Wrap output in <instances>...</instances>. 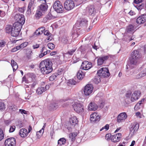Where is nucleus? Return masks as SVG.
Segmentation results:
<instances>
[{"label":"nucleus","instance_id":"f3484780","mask_svg":"<svg viewBox=\"0 0 146 146\" xmlns=\"http://www.w3.org/2000/svg\"><path fill=\"white\" fill-rule=\"evenodd\" d=\"M109 58L108 56H104L98 58L97 59V64L98 66L102 65L105 61L107 60Z\"/></svg>","mask_w":146,"mask_h":146},{"label":"nucleus","instance_id":"c85d7f7f","mask_svg":"<svg viewBox=\"0 0 146 146\" xmlns=\"http://www.w3.org/2000/svg\"><path fill=\"white\" fill-rule=\"evenodd\" d=\"M44 33V35L47 36H48L47 38L48 40L50 41L52 40V37L51 36V34L49 32L48 30H46L45 31Z\"/></svg>","mask_w":146,"mask_h":146},{"label":"nucleus","instance_id":"a878e982","mask_svg":"<svg viewBox=\"0 0 146 146\" xmlns=\"http://www.w3.org/2000/svg\"><path fill=\"white\" fill-rule=\"evenodd\" d=\"M85 75V73L82 71V70H79L77 73V77L79 80H82Z\"/></svg>","mask_w":146,"mask_h":146},{"label":"nucleus","instance_id":"9d476101","mask_svg":"<svg viewBox=\"0 0 146 146\" xmlns=\"http://www.w3.org/2000/svg\"><path fill=\"white\" fill-rule=\"evenodd\" d=\"M139 124L137 122H135L131 124L130 130L131 134L133 135L136 133L139 128Z\"/></svg>","mask_w":146,"mask_h":146},{"label":"nucleus","instance_id":"4c0bfd02","mask_svg":"<svg viewBox=\"0 0 146 146\" xmlns=\"http://www.w3.org/2000/svg\"><path fill=\"white\" fill-rule=\"evenodd\" d=\"M42 15V13L40 10H37L36 11L35 16L36 18L38 19Z\"/></svg>","mask_w":146,"mask_h":146},{"label":"nucleus","instance_id":"6e6552de","mask_svg":"<svg viewBox=\"0 0 146 146\" xmlns=\"http://www.w3.org/2000/svg\"><path fill=\"white\" fill-rule=\"evenodd\" d=\"M75 6L74 2L72 0H66L64 3V8L68 11H70L73 9Z\"/></svg>","mask_w":146,"mask_h":146},{"label":"nucleus","instance_id":"7c9ffc66","mask_svg":"<svg viewBox=\"0 0 146 146\" xmlns=\"http://www.w3.org/2000/svg\"><path fill=\"white\" fill-rule=\"evenodd\" d=\"M11 64L13 68V71H15L18 68V66L17 63L13 60H11Z\"/></svg>","mask_w":146,"mask_h":146},{"label":"nucleus","instance_id":"20e7f679","mask_svg":"<svg viewBox=\"0 0 146 146\" xmlns=\"http://www.w3.org/2000/svg\"><path fill=\"white\" fill-rule=\"evenodd\" d=\"M74 110L77 113H82L84 111L83 104L79 102H75L72 105Z\"/></svg>","mask_w":146,"mask_h":146},{"label":"nucleus","instance_id":"dca6fc26","mask_svg":"<svg viewBox=\"0 0 146 146\" xmlns=\"http://www.w3.org/2000/svg\"><path fill=\"white\" fill-rule=\"evenodd\" d=\"M92 66V64L87 61H84L82 62L81 67L83 70H87L89 69Z\"/></svg>","mask_w":146,"mask_h":146},{"label":"nucleus","instance_id":"72a5a7b5","mask_svg":"<svg viewBox=\"0 0 146 146\" xmlns=\"http://www.w3.org/2000/svg\"><path fill=\"white\" fill-rule=\"evenodd\" d=\"M66 140L64 138H62L60 139L58 142V145L60 146L64 145L66 142Z\"/></svg>","mask_w":146,"mask_h":146},{"label":"nucleus","instance_id":"39448f33","mask_svg":"<svg viewBox=\"0 0 146 146\" xmlns=\"http://www.w3.org/2000/svg\"><path fill=\"white\" fill-rule=\"evenodd\" d=\"M53 7L57 13H62L64 10L63 6L59 1H57L54 3Z\"/></svg>","mask_w":146,"mask_h":146},{"label":"nucleus","instance_id":"864d4df0","mask_svg":"<svg viewBox=\"0 0 146 146\" xmlns=\"http://www.w3.org/2000/svg\"><path fill=\"white\" fill-rule=\"evenodd\" d=\"M62 41L64 43H68V38L67 37H64L62 39Z\"/></svg>","mask_w":146,"mask_h":146},{"label":"nucleus","instance_id":"09e8293b","mask_svg":"<svg viewBox=\"0 0 146 146\" xmlns=\"http://www.w3.org/2000/svg\"><path fill=\"white\" fill-rule=\"evenodd\" d=\"M46 18L48 20H50L53 18V17L50 13H48L46 16Z\"/></svg>","mask_w":146,"mask_h":146},{"label":"nucleus","instance_id":"2f4dec72","mask_svg":"<svg viewBox=\"0 0 146 146\" xmlns=\"http://www.w3.org/2000/svg\"><path fill=\"white\" fill-rule=\"evenodd\" d=\"M88 21L85 19H82L79 22V25L81 26H86L87 25Z\"/></svg>","mask_w":146,"mask_h":146},{"label":"nucleus","instance_id":"7ed1b4c3","mask_svg":"<svg viewBox=\"0 0 146 146\" xmlns=\"http://www.w3.org/2000/svg\"><path fill=\"white\" fill-rule=\"evenodd\" d=\"M141 55L139 53L138 50H134L131 53V58L130 60L131 64L136 65L137 63L138 60L141 58Z\"/></svg>","mask_w":146,"mask_h":146},{"label":"nucleus","instance_id":"49530a36","mask_svg":"<svg viewBox=\"0 0 146 146\" xmlns=\"http://www.w3.org/2000/svg\"><path fill=\"white\" fill-rule=\"evenodd\" d=\"M16 127L15 126H11L10 127L9 132L10 133L13 132L15 130Z\"/></svg>","mask_w":146,"mask_h":146},{"label":"nucleus","instance_id":"338daca9","mask_svg":"<svg viewBox=\"0 0 146 146\" xmlns=\"http://www.w3.org/2000/svg\"><path fill=\"white\" fill-rule=\"evenodd\" d=\"M131 94L130 93H127L126 94V97L127 98H130L131 97Z\"/></svg>","mask_w":146,"mask_h":146},{"label":"nucleus","instance_id":"a211bd4d","mask_svg":"<svg viewBox=\"0 0 146 146\" xmlns=\"http://www.w3.org/2000/svg\"><path fill=\"white\" fill-rule=\"evenodd\" d=\"M146 75V68L143 69L138 74L136 75L135 78L138 79L142 78Z\"/></svg>","mask_w":146,"mask_h":146},{"label":"nucleus","instance_id":"412c9836","mask_svg":"<svg viewBox=\"0 0 146 146\" xmlns=\"http://www.w3.org/2000/svg\"><path fill=\"white\" fill-rule=\"evenodd\" d=\"M98 108V106L94 102H91L88 106V109L90 111H95Z\"/></svg>","mask_w":146,"mask_h":146},{"label":"nucleus","instance_id":"1a4fd4ad","mask_svg":"<svg viewBox=\"0 0 146 146\" xmlns=\"http://www.w3.org/2000/svg\"><path fill=\"white\" fill-rule=\"evenodd\" d=\"M93 90V86L92 84H87L84 89V94L86 96L89 95L92 92Z\"/></svg>","mask_w":146,"mask_h":146},{"label":"nucleus","instance_id":"c03bdc74","mask_svg":"<svg viewBox=\"0 0 146 146\" xmlns=\"http://www.w3.org/2000/svg\"><path fill=\"white\" fill-rule=\"evenodd\" d=\"M144 99H143L141 101H139L138 103L135 106V108H136V107L140 108L139 107L142 104V102H144Z\"/></svg>","mask_w":146,"mask_h":146},{"label":"nucleus","instance_id":"e2e57ef3","mask_svg":"<svg viewBox=\"0 0 146 146\" xmlns=\"http://www.w3.org/2000/svg\"><path fill=\"white\" fill-rule=\"evenodd\" d=\"M143 0H134V3L136 4H138L142 2Z\"/></svg>","mask_w":146,"mask_h":146},{"label":"nucleus","instance_id":"c9c22d12","mask_svg":"<svg viewBox=\"0 0 146 146\" xmlns=\"http://www.w3.org/2000/svg\"><path fill=\"white\" fill-rule=\"evenodd\" d=\"M28 44V43L27 42H25L20 45L18 46L19 48V49H22L26 47Z\"/></svg>","mask_w":146,"mask_h":146},{"label":"nucleus","instance_id":"423d86ee","mask_svg":"<svg viewBox=\"0 0 146 146\" xmlns=\"http://www.w3.org/2000/svg\"><path fill=\"white\" fill-rule=\"evenodd\" d=\"M97 74L101 77H108L110 76V73L107 68H102L98 70Z\"/></svg>","mask_w":146,"mask_h":146},{"label":"nucleus","instance_id":"5701e85b","mask_svg":"<svg viewBox=\"0 0 146 146\" xmlns=\"http://www.w3.org/2000/svg\"><path fill=\"white\" fill-rule=\"evenodd\" d=\"M19 134L22 137H25L28 135V133L26 129L22 128L20 130Z\"/></svg>","mask_w":146,"mask_h":146},{"label":"nucleus","instance_id":"f03ea898","mask_svg":"<svg viewBox=\"0 0 146 146\" xmlns=\"http://www.w3.org/2000/svg\"><path fill=\"white\" fill-rule=\"evenodd\" d=\"M40 68L43 74H48L52 70V63L49 59H46L41 62L40 64Z\"/></svg>","mask_w":146,"mask_h":146},{"label":"nucleus","instance_id":"4d7b16f0","mask_svg":"<svg viewBox=\"0 0 146 146\" xmlns=\"http://www.w3.org/2000/svg\"><path fill=\"white\" fill-rule=\"evenodd\" d=\"M75 50L72 49L70 50L68 52V53L70 56L72 55L75 52Z\"/></svg>","mask_w":146,"mask_h":146},{"label":"nucleus","instance_id":"2eb2a0df","mask_svg":"<svg viewBox=\"0 0 146 146\" xmlns=\"http://www.w3.org/2000/svg\"><path fill=\"white\" fill-rule=\"evenodd\" d=\"M136 26L133 25L131 24L127 27L125 32V34L130 33L132 34L135 31Z\"/></svg>","mask_w":146,"mask_h":146},{"label":"nucleus","instance_id":"e433bc0d","mask_svg":"<svg viewBox=\"0 0 146 146\" xmlns=\"http://www.w3.org/2000/svg\"><path fill=\"white\" fill-rule=\"evenodd\" d=\"M34 75L32 73H30L28 74V76H29V77L28 78V80L27 81H25L26 82L28 83L30 82L33 79L32 77H33V78L34 77Z\"/></svg>","mask_w":146,"mask_h":146},{"label":"nucleus","instance_id":"0eeeda50","mask_svg":"<svg viewBox=\"0 0 146 146\" xmlns=\"http://www.w3.org/2000/svg\"><path fill=\"white\" fill-rule=\"evenodd\" d=\"M14 19L17 21V22L15 23H18L20 25H21V26L24 24L25 22V19L24 15L21 14L17 13L15 15L14 17Z\"/></svg>","mask_w":146,"mask_h":146},{"label":"nucleus","instance_id":"3c124183","mask_svg":"<svg viewBox=\"0 0 146 146\" xmlns=\"http://www.w3.org/2000/svg\"><path fill=\"white\" fill-rule=\"evenodd\" d=\"M111 134L110 133H108L106 134L105 136V139L106 140H109L111 139Z\"/></svg>","mask_w":146,"mask_h":146},{"label":"nucleus","instance_id":"ddd939ff","mask_svg":"<svg viewBox=\"0 0 146 146\" xmlns=\"http://www.w3.org/2000/svg\"><path fill=\"white\" fill-rule=\"evenodd\" d=\"M141 93L139 90H136L134 92L132 95L131 98V100L132 102H134L137 100L139 98Z\"/></svg>","mask_w":146,"mask_h":146},{"label":"nucleus","instance_id":"a18cd8bd","mask_svg":"<svg viewBox=\"0 0 146 146\" xmlns=\"http://www.w3.org/2000/svg\"><path fill=\"white\" fill-rule=\"evenodd\" d=\"M4 134L3 130L0 129V141L1 140L4 138Z\"/></svg>","mask_w":146,"mask_h":146},{"label":"nucleus","instance_id":"6ab92c4d","mask_svg":"<svg viewBox=\"0 0 146 146\" xmlns=\"http://www.w3.org/2000/svg\"><path fill=\"white\" fill-rule=\"evenodd\" d=\"M100 118V116L97 113H94L91 115L90 119L91 121L96 122L99 121Z\"/></svg>","mask_w":146,"mask_h":146},{"label":"nucleus","instance_id":"4be33fe9","mask_svg":"<svg viewBox=\"0 0 146 146\" xmlns=\"http://www.w3.org/2000/svg\"><path fill=\"white\" fill-rule=\"evenodd\" d=\"M40 53L39 54L38 57L41 58L47 54V50L44 46H43L40 51Z\"/></svg>","mask_w":146,"mask_h":146},{"label":"nucleus","instance_id":"052dcab7","mask_svg":"<svg viewBox=\"0 0 146 146\" xmlns=\"http://www.w3.org/2000/svg\"><path fill=\"white\" fill-rule=\"evenodd\" d=\"M136 116L139 118H141V115L139 112H137L135 113Z\"/></svg>","mask_w":146,"mask_h":146},{"label":"nucleus","instance_id":"4468645a","mask_svg":"<svg viewBox=\"0 0 146 146\" xmlns=\"http://www.w3.org/2000/svg\"><path fill=\"white\" fill-rule=\"evenodd\" d=\"M121 134L118 133L116 134L112 135L111 137V141L114 142L119 141L121 138Z\"/></svg>","mask_w":146,"mask_h":146},{"label":"nucleus","instance_id":"b1692460","mask_svg":"<svg viewBox=\"0 0 146 146\" xmlns=\"http://www.w3.org/2000/svg\"><path fill=\"white\" fill-rule=\"evenodd\" d=\"M69 122L70 124L72 126H74L78 122L77 117L75 116L72 117L70 119Z\"/></svg>","mask_w":146,"mask_h":146},{"label":"nucleus","instance_id":"bb28decb","mask_svg":"<svg viewBox=\"0 0 146 146\" xmlns=\"http://www.w3.org/2000/svg\"><path fill=\"white\" fill-rule=\"evenodd\" d=\"M39 8L41 11L42 12L45 11L47 10L48 6L46 3H43L41 4L39 6Z\"/></svg>","mask_w":146,"mask_h":146},{"label":"nucleus","instance_id":"a19ab883","mask_svg":"<svg viewBox=\"0 0 146 146\" xmlns=\"http://www.w3.org/2000/svg\"><path fill=\"white\" fill-rule=\"evenodd\" d=\"M44 129H42V128L39 131H38L36 133V135H39V136H38V137H40L43 134L44 132Z\"/></svg>","mask_w":146,"mask_h":146},{"label":"nucleus","instance_id":"cd10ccee","mask_svg":"<svg viewBox=\"0 0 146 146\" xmlns=\"http://www.w3.org/2000/svg\"><path fill=\"white\" fill-rule=\"evenodd\" d=\"M47 86L45 87H39L36 90V92L38 94H41L43 92H45L46 90V87Z\"/></svg>","mask_w":146,"mask_h":146},{"label":"nucleus","instance_id":"5fc2aeb1","mask_svg":"<svg viewBox=\"0 0 146 146\" xmlns=\"http://www.w3.org/2000/svg\"><path fill=\"white\" fill-rule=\"evenodd\" d=\"M134 38V37L133 36H132L131 37L130 36L128 37V38L125 40L127 42H130L131 40H133Z\"/></svg>","mask_w":146,"mask_h":146},{"label":"nucleus","instance_id":"8fccbe9b","mask_svg":"<svg viewBox=\"0 0 146 146\" xmlns=\"http://www.w3.org/2000/svg\"><path fill=\"white\" fill-rule=\"evenodd\" d=\"M20 50L18 46H17L11 49V51L12 52H14L17 50Z\"/></svg>","mask_w":146,"mask_h":146},{"label":"nucleus","instance_id":"de8ad7c7","mask_svg":"<svg viewBox=\"0 0 146 146\" xmlns=\"http://www.w3.org/2000/svg\"><path fill=\"white\" fill-rule=\"evenodd\" d=\"M57 107V105L56 104H54L53 105H51L50 106V109L52 110H54Z\"/></svg>","mask_w":146,"mask_h":146},{"label":"nucleus","instance_id":"6e6d98bb","mask_svg":"<svg viewBox=\"0 0 146 146\" xmlns=\"http://www.w3.org/2000/svg\"><path fill=\"white\" fill-rule=\"evenodd\" d=\"M5 46V42L3 40L0 41V47H3Z\"/></svg>","mask_w":146,"mask_h":146},{"label":"nucleus","instance_id":"79ce46f5","mask_svg":"<svg viewBox=\"0 0 146 146\" xmlns=\"http://www.w3.org/2000/svg\"><path fill=\"white\" fill-rule=\"evenodd\" d=\"M5 109V105L4 103L0 102V111L4 110Z\"/></svg>","mask_w":146,"mask_h":146},{"label":"nucleus","instance_id":"58836bf2","mask_svg":"<svg viewBox=\"0 0 146 146\" xmlns=\"http://www.w3.org/2000/svg\"><path fill=\"white\" fill-rule=\"evenodd\" d=\"M35 0H30L29 4L28 6V8H34L33 6L34 5V2Z\"/></svg>","mask_w":146,"mask_h":146},{"label":"nucleus","instance_id":"9b49d317","mask_svg":"<svg viewBox=\"0 0 146 146\" xmlns=\"http://www.w3.org/2000/svg\"><path fill=\"white\" fill-rule=\"evenodd\" d=\"M16 141L15 139L13 137L8 138L5 142V146H15Z\"/></svg>","mask_w":146,"mask_h":146},{"label":"nucleus","instance_id":"0e129e2a","mask_svg":"<svg viewBox=\"0 0 146 146\" xmlns=\"http://www.w3.org/2000/svg\"><path fill=\"white\" fill-rule=\"evenodd\" d=\"M10 109H11L13 111H15L16 110V107L15 106L12 105L11 106Z\"/></svg>","mask_w":146,"mask_h":146},{"label":"nucleus","instance_id":"f8f14e48","mask_svg":"<svg viewBox=\"0 0 146 146\" xmlns=\"http://www.w3.org/2000/svg\"><path fill=\"white\" fill-rule=\"evenodd\" d=\"M127 115L125 112L120 113L117 117V121L118 123H120L124 122L127 118Z\"/></svg>","mask_w":146,"mask_h":146},{"label":"nucleus","instance_id":"f257e3e1","mask_svg":"<svg viewBox=\"0 0 146 146\" xmlns=\"http://www.w3.org/2000/svg\"><path fill=\"white\" fill-rule=\"evenodd\" d=\"M22 26L18 23H14L13 26L7 25L5 28L7 33H11V35L13 37L17 36L19 34Z\"/></svg>","mask_w":146,"mask_h":146},{"label":"nucleus","instance_id":"473e14b6","mask_svg":"<svg viewBox=\"0 0 146 146\" xmlns=\"http://www.w3.org/2000/svg\"><path fill=\"white\" fill-rule=\"evenodd\" d=\"M59 70H58V74H54L51 75L50 76V77L49 79L50 81H52L54 80L56 78L57 76L58 75H59L60 74L61 71H60V72H59Z\"/></svg>","mask_w":146,"mask_h":146},{"label":"nucleus","instance_id":"69168bd1","mask_svg":"<svg viewBox=\"0 0 146 146\" xmlns=\"http://www.w3.org/2000/svg\"><path fill=\"white\" fill-rule=\"evenodd\" d=\"M31 9L28 8V10L27 11V13L28 15L30 14L31 13Z\"/></svg>","mask_w":146,"mask_h":146},{"label":"nucleus","instance_id":"13d9d810","mask_svg":"<svg viewBox=\"0 0 146 146\" xmlns=\"http://www.w3.org/2000/svg\"><path fill=\"white\" fill-rule=\"evenodd\" d=\"M19 112L22 114H26L27 113V112L24 110L20 109L19 110Z\"/></svg>","mask_w":146,"mask_h":146},{"label":"nucleus","instance_id":"37998d69","mask_svg":"<svg viewBox=\"0 0 146 146\" xmlns=\"http://www.w3.org/2000/svg\"><path fill=\"white\" fill-rule=\"evenodd\" d=\"M109 126L108 124L106 125L104 127L102 128L100 130V131H101L104 129H105L106 131H107L109 129Z\"/></svg>","mask_w":146,"mask_h":146},{"label":"nucleus","instance_id":"bf43d9fd","mask_svg":"<svg viewBox=\"0 0 146 146\" xmlns=\"http://www.w3.org/2000/svg\"><path fill=\"white\" fill-rule=\"evenodd\" d=\"M69 82L71 84L73 85H74L76 83V82L73 79L70 80Z\"/></svg>","mask_w":146,"mask_h":146},{"label":"nucleus","instance_id":"603ef678","mask_svg":"<svg viewBox=\"0 0 146 146\" xmlns=\"http://www.w3.org/2000/svg\"><path fill=\"white\" fill-rule=\"evenodd\" d=\"M5 15L6 14L5 11L0 10V17H4Z\"/></svg>","mask_w":146,"mask_h":146},{"label":"nucleus","instance_id":"f704fd0d","mask_svg":"<svg viewBox=\"0 0 146 146\" xmlns=\"http://www.w3.org/2000/svg\"><path fill=\"white\" fill-rule=\"evenodd\" d=\"M32 51L29 49H28L27 50V52L26 53L27 57L28 59H30L31 58Z\"/></svg>","mask_w":146,"mask_h":146},{"label":"nucleus","instance_id":"c756f323","mask_svg":"<svg viewBox=\"0 0 146 146\" xmlns=\"http://www.w3.org/2000/svg\"><path fill=\"white\" fill-rule=\"evenodd\" d=\"M94 8L93 5H90L88 6L87 10L88 12L90 15H92L94 11Z\"/></svg>","mask_w":146,"mask_h":146},{"label":"nucleus","instance_id":"680f3d73","mask_svg":"<svg viewBox=\"0 0 146 146\" xmlns=\"http://www.w3.org/2000/svg\"><path fill=\"white\" fill-rule=\"evenodd\" d=\"M40 46L39 44H36L33 46V47L34 49L37 48L39 47Z\"/></svg>","mask_w":146,"mask_h":146},{"label":"nucleus","instance_id":"ea45409f","mask_svg":"<svg viewBox=\"0 0 146 146\" xmlns=\"http://www.w3.org/2000/svg\"><path fill=\"white\" fill-rule=\"evenodd\" d=\"M48 47L50 49H53L55 48V45L52 43H49L47 44Z\"/></svg>","mask_w":146,"mask_h":146},{"label":"nucleus","instance_id":"393cba45","mask_svg":"<svg viewBox=\"0 0 146 146\" xmlns=\"http://www.w3.org/2000/svg\"><path fill=\"white\" fill-rule=\"evenodd\" d=\"M45 29L44 27H41L38 28L35 32L34 33L35 35H36V36H37L42 34Z\"/></svg>","mask_w":146,"mask_h":146},{"label":"nucleus","instance_id":"774afa93","mask_svg":"<svg viewBox=\"0 0 146 146\" xmlns=\"http://www.w3.org/2000/svg\"><path fill=\"white\" fill-rule=\"evenodd\" d=\"M32 129V128L31 127L30 125H29V128H28V133L31 132V131Z\"/></svg>","mask_w":146,"mask_h":146},{"label":"nucleus","instance_id":"aec40b11","mask_svg":"<svg viewBox=\"0 0 146 146\" xmlns=\"http://www.w3.org/2000/svg\"><path fill=\"white\" fill-rule=\"evenodd\" d=\"M146 21V15H143L139 17L136 20V22L139 24L143 23Z\"/></svg>","mask_w":146,"mask_h":146}]
</instances>
